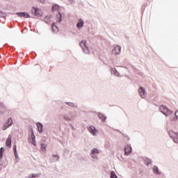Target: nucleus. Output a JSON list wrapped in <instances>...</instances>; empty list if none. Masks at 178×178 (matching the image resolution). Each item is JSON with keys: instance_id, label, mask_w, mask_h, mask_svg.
I'll use <instances>...</instances> for the list:
<instances>
[{"instance_id": "obj_1", "label": "nucleus", "mask_w": 178, "mask_h": 178, "mask_svg": "<svg viewBox=\"0 0 178 178\" xmlns=\"http://www.w3.org/2000/svg\"><path fill=\"white\" fill-rule=\"evenodd\" d=\"M160 111L163 113L165 116H169V115H172V111L169 110L168 107L161 105L159 108Z\"/></svg>"}, {"instance_id": "obj_2", "label": "nucleus", "mask_w": 178, "mask_h": 178, "mask_svg": "<svg viewBox=\"0 0 178 178\" xmlns=\"http://www.w3.org/2000/svg\"><path fill=\"white\" fill-rule=\"evenodd\" d=\"M169 136L172 138L173 141L175 143H177L178 144V134L173 131H169Z\"/></svg>"}, {"instance_id": "obj_3", "label": "nucleus", "mask_w": 178, "mask_h": 178, "mask_svg": "<svg viewBox=\"0 0 178 178\" xmlns=\"http://www.w3.org/2000/svg\"><path fill=\"white\" fill-rule=\"evenodd\" d=\"M122 49V47L119 45H115L114 46L113 50H112V54L113 55H120V51Z\"/></svg>"}, {"instance_id": "obj_4", "label": "nucleus", "mask_w": 178, "mask_h": 178, "mask_svg": "<svg viewBox=\"0 0 178 178\" xmlns=\"http://www.w3.org/2000/svg\"><path fill=\"white\" fill-rule=\"evenodd\" d=\"M138 92L142 98H145V89H143V87H140L138 90Z\"/></svg>"}, {"instance_id": "obj_5", "label": "nucleus", "mask_w": 178, "mask_h": 178, "mask_svg": "<svg viewBox=\"0 0 178 178\" xmlns=\"http://www.w3.org/2000/svg\"><path fill=\"white\" fill-rule=\"evenodd\" d=\"M17 15H18L19 17H25V19L30 17V15L27 13H18Z\"/></svg>"}, {"instance_id": "obj_6", "label": "nucleus", "mask_w": 178, "mask_h": 178, "mask_svg": "<svg viewBox=\"0 0 178 178\" xmlns=\"http://www.w3.org/2000/svg\"><path fill=\"white\" fill-rule=\"evenodd\" d=\"M88 130L90 133H92V134H93V136L97 135V129H95V127H92V126L88 128Z\"/></svg>"}, {"instance_id": "obj_7", "label": "nucleus", "mask_w": 178, "mask_h": 178, "mask_svg": "<svg viewBox=\"0 0 178 178\" xmlns=\"http://www.w3.org/2000/svg\"><path fill=\"white\" fill-rule=\"evenodd\" d=\"M124 152L127 155H130V153L131 152V146L127 145L124 148Z\"/></svg>"}, {"instance_id": "obj_8", "label": "nucleus", "mask_w": 178, "mask_h": 178, "mask_svg": "<svg viewBox=\"0 0 178 178\" xmlns=\"http://www.w3.org/2000/svg\"><path fill=\"white\" fill-rule=\"evenodd\" d=\"M13 123V121L12 120V118L8 119V126H5L4 125L3 127V130H6L8 129V127H9V126H12Z\"/></svg>"}, {"instance_id": "obj_9", "label": "nucleus", "mask_w": 178, "mask_h": 178, "mask_svg": "<svg viewBox=\"0 0 178 178\" xmlns=\"http://www.w3.org/2000/svg\"><path fill=\"white\" fill-rule=\"evenodd\" d=\"M11 144H12V136H10H10H8V138L6 140V145L7 147H10Z\"/></svg>"}, {"instance_id": "obj_10", "label": "nucleus", "mask_w": 178, "mask_h": 178, "mask_svg": "<svg viewBox=\"0 0 178 178\" xmlns=\"http://www.w3.org/2000/svg\"><path fill=\"white\" fill-rule=\"evenodd\" d=\"M59 10H60V6H59L58 4H55L52 6L53 12H59Z\"/></svg>"}, {"instance_id": "obj_11", "label": "nucleus", "mask_w": 178, "mask_h": 178, "mask_svg": "<svg viewBox=\"0 0 178 178\" xmlns=\"http://www.w3.org/2000/svg\"><path fill=\"white\" fill-rule=\"evenodd\" d=\"M34 15H35V16H37L38 17H40V16H42V13L40 10H38L37 8H35Z\"/></svg>"}, {"instance_id": "obj_12", "label": "nucleus", "mask_w": 178, "mask_h": 178, "mask_svg": "<svg viewBox=\"0 0 178 178\" xmlns=\"http://www.w3.org/2000/svg\"><path fill=\"white\" fill-rule=\"evenodd\" d=\"M56 20L58 23H60L62 22V14L60 13H58L56 16Z\"/></svg>"}, {"instance_id": "obj_13", "label": "nucleus", "mask_w": 178, "mask_h": 178, "mask_svg": "<svg viewBox=\"0 0 178 178\" xmlns=\"http://www.w3.org/2000/svg\"><path fill=\"white\" fill-rule=\"evenodd\" d=\"M86 40H82L80 42L79 45L81 47H82L83 49H84V48H86V49H88V47H87V46L86 45Z\"/></svg>"}, {"instance_id": "obj_14", "label": "nucleus", "mask_w": 178, "mask_h": 178, "mask_svg": "<svg viewBox=\"0 0 178 178\" xmlns=\"http://www.w3.org/2000/svg\"><path fill=\"white\" fill-rule=\"evenodd\" d=\"M46 23H47L48 24L52 23V22H54V17L52 16H49V17H46Z\"/></svg>"}, {"instance_id": "obj_15", "label": "nucleus", "mask_w": 178, "mask_h": 178, "mask_svg": "<svg viewBox=\"0 0 178 178\" xmlns=\"http://www.w3.org/2000/svg\"><path fill=\"white\" fill-rule=\"evenodd\" d=\"M51 29H52L53 33H58V31H59V29H58V26L55 25V23L52 24Z\"/></svg>"}, {"instance_id": "obj_16", "label": "nucleus", "mask_w": 178, "mask_h": 178, "mask_svg": "<svg viewBox=\"0 0 178 178\" xmlns=\"http://www.w3.org/2000/svg\"><path fill=\"white\" fill-rule=\"evenodd\" d=\"M83 26H84V22L82 19H79V22L76 24V27H78V29H81Z\"/></svg>"}, {"instance_id": "obj_17", "label": "nucleus", "mask_w": 178, "mask_h": 178, "mask_svg": "<svg viewBox=\"0 0 178 178\" xmlns=\"http://www.w3.org/2000/svg\"><path fill=\"white\" fill-rule=\"evenodd\" d=\"M95 154H99V150H98V149H93L92 150V158H95V156L94 155H95Z\"/></svg>"}, {"instance_id": "obj_18", "label": "nucleus", "mask_w": 178, "mask_h": 178, "mask_svg": "<svg viewBox=\"0 0 178 178\" xmlns=\"http://www.w3.org/2000/svg\"><path fill=\"white\" fill-rule=\"evenodd\" d=\"M37 127H38V130L39 133H42V124L38 123Z\"/></svg>"}, {"instance_id": "obj_19", "label": "nucleus", "mask_w": 178, "mask_h": 178, "mask_svg": "<svg viewBox=\"0 0 178 178\" xmlns=\"http://www.w3.org/2000/svg\"><path fill=\"white\" fill-rule=\"evenodd\" d=\"M31 140H32L33 145H36L37 142H35V136L34 135V132H32Z\"/></svg>"}, {"instance_id": "obj_20", "label": "nucleus", "mask_w": 178, "mask_h": 178, "mask_svg": "<svg viewBox=\"0 0 178 178\" xmlns=\"http://www.w3.org/2000/svg\"><path fill=\"white\" fill-rule=\"evenodd\" d=\"M99 119L103 120V122L105 121V119H106V117L102 113L99 114Z\"/></svg>"}, {"instance_id": "obj_21", "label": "nucleus", "mask_w": 178, "mask_h": 178, "mask_svg": "<svg viewBox=\"0 0 178 178\" xmlns=\"http://www.w3.org/2000/svg\"><path fill=\"white\" fill-rule=\"evenodd\" d=\"M111 178H118V176L116 175V174L115 173V172L112 171L111 172V175H110Z\"/></svg>"}, {"instance_id": "obj_22", "label": "nucleus", "mask_w": 178, "mask_h": 178, "mask_svg": "<svg viewBox=\"0 0 178 178\" xmlns=\"http://www.w3.org/2000/svg\"><path fill=\"white\" fill-rule=\"evenodd\" d=\"M153 172H154V173H157V175L159 174V172H158V167L157 166H154L153 168Z\"/></svg>"}, {"instance_id": "obj_23", "label": "nucleus", "mask_w": 178, "mask_h": 178, "mask_svg": "<svg viewBox=\"0 0 178 178\" xmlns=\"http://www.w3.org/2000/svg\"><path fill=\"white\" fill-rule=\"evenodd\" d=\"M37 176H38L37 174H32V175H30L28 178H35L37 177Z\"/></svg>"}, {"instance_id": "obj_24", "label": "nucleus", "mask_w": 178, "mask_h": 178, "mask_svg": "<svg viewBox=\"0 0 178 178\" xmlns=\"http://www.w3.org/2000/svg\"><path fill=\"white\" fill-rule=\"evenodd\" d=\"M13 150H14V154H15V156H17V152L16 150V145L13 146Z\"/></svg>"}, {"instance_id": "obj_25", "label": "nucleus", "mask_w": 178, "mask_h": 178, "mask_svg": "<svg viewBox=\"0 0 178 178\" xmlns=\"http://www.w3.org/2000/svg\"><path fill=\"white\" fill-rule=\"evenodd\" d=\"M64 119H65V120H67V121L72 120V118H70L67 115H64Z\"/></svg>"}, {"instance_id": "obj_26", "label": "nucleus", "mask_w": 178, "mask_h": 178, "mask_svg": "<svg viewBox=\"0 0 178 178\" xmlns=\"http://www.w3.org/2000/svg\"><path fill=\"white\" fill-rule=\"evenodd\" d=\"M41 149H42V151H45V145H41Z\"/></svg>"}, {"instance_id": "obj_27", "label": "nucleus", "mask_w": 178, "mask_h": 178, "mask_svg": "<svg viewBox=\"0 0 178 178\" xmlns=\"http://www.w3.org/2000/svg\"><path fill=\"white\" fill-rule=\"evenodd\" d=\"M67 104H68L69 105V106H73V103H67Z\"/></svg>"}, {"instance_id": "obj_28", "label": "nucleus", "mask_w": 178, "mask_h": 178, "mask_svg": "<svg viewBox=\"0 0 178 178\" xmlns=\"http://www.w3.org/2000/svg\"><path fill=\"white\" fill-rule=\"evenodd\" d=\"M54 158H56V160L58 161V159H59V156H56V155H54Z\"/></svg>"}, {"instance_id": "obj_29", "label": "nucleus", "mask_w": 178, "mask_h": 178, "mask_svg": "<svg viewBox=\"0 0 178 178\" xmlns=\"http://www.w3.org/2000/svg\"><path fill=\"white\" fill-rule=\"evenodd\" d=\"M175 116H177V117H178V111H176V112H175Z\"/></svg>"}, {"instance_id": "obj_30", "label": "nucleus", "mask_w": 178, "mask_h": 178, "mask_svg": "<svg viewBox=\"0 0 178 178\" xmlns=\"http://www.w3.org/2000/svg\"><path fill=\"white\" fill-rule=\"evenodd\" d=\"M2 158V154H0V159Z\"/></svg>"}, {"instance_id": "obj_31", "label": "nucleus", "mask_w": 178, "mask_h": 178, "mask_svg": "<svg viewBox=\"0 0 178 178\" xmlns=\"http://www.w3.org/2000/svg\"><path fill=\"white\" fill-rule=\"evenodd\" d=\"M36 66H38V67H40V65H36Z\"/></svg>"}, {"instance_id": "obj_32", "label": "nucleus", "mask_w": 178, "mask_h": 178, "mask_svg": "<svg viewBox=\"0 0 178 178\" xmlns=\"http://www.w3.org/2000/svg\"><path fill=\"white\" fill-rule=\"evenodd\" d=\"M42 2H44V0H42Z\"/></svg>"}, {"instance_id": "obj_33", "label": "nucleus", "mask_w": 178, "mask_h": 178, "mask_svg": "<svg viewBox=\"0 0 178 178\" xmlns=\"http://www.w3.org/2000/svg\"><path fill=\"white\" fill-rule=\"evenodd\" d=\"M148 163H151V162H149Z\"/></svg>"}]
</instances>
